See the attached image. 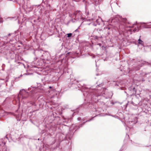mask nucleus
<instances>
[{
	"label": "nucleus",
	"mask_w": 151,
	"mask_h": 151,
	"mask_svg": "<svg viewBox=\"0 0 151 151\" xmlns=\"http://www.w3.org/2000/svg\"><path fill=\"white\" fill-rule=\"evenodd\" d=\"M137 30V29H134V30H133V31L134 32L135 31H136V30Z\"/></svg>",
	"instance_id": "obj_9"
},
{
	"label": "nucleus",
	"mask_w": 151,
	"mask_h": 151,
	"mask_svg": "<svg viewBox=\"0 0 151 151\" xmlns=\"http://www.w3.org/2000/svg\"><path fill=\"white\" fill-rule=\"evenodd\" d=\"M49 88H51V86H50V87H49Z\"/></svg>",
	"instance_id": "obj_18"
},
{
	"label": "nucleus",
	"mask_w": 151,
	"mask_h": 151,
	"mask_svg": "<svg viewBox=\"0 0 151 151\" xmlns=\"http://www.w3.org/2000/svg\"><path fill=\"white\" fill-rule=\"evenodd\" d=\"M11 35V34H10V33H9V35H8L9 36H10V35Z\"/></svg>",
	"instance_id": "obj_16"
},
{
	"label": "nucleus",
	"mask_w": 151,
	"mask_h": 151,
	"mask_svg": "<svg viewBox=\"0 0 151 151\" xmlns=\"http://www.w3.org/2000/svg\"><path fill=\"white\" fill-rule=\"evenodd\" d=\"M72 35V34L70 33L68 34V37H70Z\"/></svg>",
	"instance_id": "obj_6"
},
{
	"label": "nucleus",
	"mask_w": 151,
	"mask_h": 151,
	"mask_svg": "<svg viewBox=\"0 0 151 151\" xmlns=\"http://www.w3.org/2000/svg\"><path fill=\"white\" fill-rule=\"evenodd\" d=\"M119 28H121V25H119Z\"/></svg>",
	"instance_id": "obj_13"
},
{
	"label": "nucleus",
	"mask_w": 151,
	"mask_h": 151,
	"mask_svg": "<svg viewBox=\"0 0 151 151\" xmlns=\"http://www.w3.org/2000/svg\"><path fill=\"white\" fill-rule=\"evenodd\" d=\"M42 91L41 90H39L38 91H37V92H40Z\"/></svg>",
	"instance_id": "obj_10"
},
{
	"label": "nucleus",
	"mask_w": 151,
	"mask_h": 151,
	"mask_svg": "<svg viewBox=\"0 0 151 151\" xmlns=\"http://www.w3.org/2000/svg\"><path fill=\"white\" fill-rule=\"evenodd\" d=\"M91 120V119H90V120H87L86 121V122H89Z\"/></svg>",
	"instance_id": "obj_12"
},
{
	"label": "nucleus",
	"mask_w": 151,
	"mask_h": 151,
	"mask_svg": "<svg viewBox=\"0 0 151 151\" xmlns=\"http://www.w3.org/2000/svg\"><path fill=\"white\" fill-rule=\"evenodd\" d=\"M103 21L101 18H99L96 20V24L94 23L93 24V25L94 26H96L97 24L99 25L100 24V23Z\"/></svg>",
	"instance_id": "obj_4"
},
{
	"label": "nucleus",
	"mask_w": 151,
	"mask_h": 151,
	"mask_svg": "<svg viewBox=\"0 0 151 151\" xmlns=\"http://www.w3.org/2000/svg\"><path fill=\"white\" fill-rule=\"evenodd\" d=\"M74 17L77 20L83 19L82 17V13L80 11H77L74 13Z\"/></svg>",
	"instance_id": "obj_2"
},
{
	"label": "nucleus",
	"mask_w": 151,
	"mask_h": 151,
	"mask_svg": "<svg viewBox=\"0 0 151 151\" xmlns=\"http://www.w3.org/2000/svg\"><path fill=\"white\" fill-rule=\"evenodd\" d=\"M77 119H78V121H80L81 120V118H80V117H79V118H78Z\"/></svg>",
	"instance_id": "obj_8"
},
{
	"label": "nucleus",
	"mask_w": 151,
	"mask_h": 151,
	"mask_svg": "<svg viewBox=\"0 0 151 151\" xmlns=\"http://www.w3.org/2000/svg\"><path fill=\"white\" fill-rule=\"evenodd\" d=\"M28 96V93L24 89L20 91L19 95L18 98L19 101L20 100L25 99Z\"/></svg>",
	"instance_id": "obj_1"
},
{
	"label": "nucleus",
	"mask_w": 151,
	"mask_h": 151,
	"mask_svg": "<svg viewBox=\"0 0 151 151\" xmlns=\"http://www.w3.org/2000/svg\"><path fill=\"white\" fill-rule=\"evenodd\" d=\"M141 36H140L139 37V39L138 40V43L141 44L142 45H144V43L143 41H142L140 39V37Z\"/></svg>",
	"instance_id": "obj_5"
},
{
	"label": "nucleus",
	"mask_w": 151,
	"mask_h": 151,
	"mask_svg": "<svg viewBox=\"0 0 151 151\" xmlns=\"http://www.w3.org/2000/svg\"><path fill=\"white\" fill-rule=\"evenodd\" d=\"M111 6L112 7V5H111Z\"/></svg>",
	"instance_id": "obj_20"
},
{
	"label": "nucleus",
	"mask_w": 151,
	"mask_h": 151,
	"mask_svg": "<svg viewBox=\"0 0 151 151\" xmlns=\"http://www.w3.org/2000/svg\"><path fill=\"white\" fill-rule=\"evenodd\" d=\"M1 144H0V146H1Z\"/></svg>",
	"instance_id": "obj_23"
},
{
	"label": "nucleus",
	"mask_w": 151,
	"mask_h": 151,
	"mask_svg": "<svg viewBox=\"0 0 151 151\" xmlns=\"http://www.w3.org/2000/svg\"><path fill=\"white\" fill-rule=\"evenodd\" d=\"M24 75H27V74H24Z\"/></svg>",
	"instance_id": "obj_21"
},
{
	"label": "nucleus",
	"mask_w": 151,
	"mask_h": 151,
	"mask_svg": "<svg viewBox=\"0 0 151 151\" xmlns=\"http://www.w3.org/2000/svg\"><path fill=\"white\" fill-rule=\"evenodd\" d=\"M134 25H135V24H133L132 26H128L127 24H125L124 26V29L125 30L128 31V32L130 34H131L132 33V30L130 29H128V28H132L133 27Z\"/></svg>",
	"instance_id": "obj_3"
},
{
	"label": "nucleus",
	"mask_w": 151,
	"mask_h": 151,
	"mask_svg": "<svg viewBox=\"0 0 151 151\" xmlns=\"http://www.w3.org/2000/svg\"><path fill=\"white\" fill-rule=\"evenodd\" d=\"M88 12H87V15H88Z\"/></svg>",
	"instance_id": "obj_17"
},
{
	"label": "nucleus",
	"mask_w": 151,
	"mask_h": 151,
	"mask_svg": "<svg viewBox=\"0 0 151 151\" xmlns=\"http://www.w3.org/2000/svg\"><path fill=\"white\" fill-rule=\"evenodd\" d=\"M146 28H148V27H146Z\"/></svg>",
	"instance_id": "obj_22"
},
{
	"label": "nucleus",
	"mask_w": 151,
	"mask_h": 151,
	"mask_svg": "<svg viewBox=\"0 0 151 151\" xmlns=\"http://www.w3.org/2000/svg\"><path fill=\"white\" fill-rule=\"evenodd\" d=\"M126 20V19H123V21H125Z\"/></svg>",
	"instance_id": "obj_14"
},
{
	"label": "nucleus",
	"mask_w": 151,
	"mask_h": 151,
	"mask_svg": "<svg viewBox=\"0 0 151 151\" xmlns=\"http://www.w3.org/2000/svg\"><path fill=\"white\" fill-rule=\"evenodd\" d=\"M12 18H15V19H17V17H12Z\"/></svg>",
	"instance_id": "obj_11"
},
{
	"label": "nucleus",
	"mask_w": 151,
	"mask_h": 151,
	"mask_svg": "<svg viewBox=\"0 0 151 151\" xmlns=\"http://www.w3.org/2000/svg\"><path fill=\"white\" fill-rule=\"evenodd\" d=\"M31 104H32V105H34V106H35V103H34V102H32V103H31Z\"/></svg>",
	"instance_id": "obj_7"
},
{
	"label": "nucleus",
	"mask_w": 151,
	"mask_h": 151,
	"mask_svg": "<svg viewBox=\"0 0 151 151\" xmlns=\"http://www.w3.org/2000/svg\"><path fill=\"white\" fill-rule=\"evenodd\" d=\"M77 29H76V30H75V31H77Z\"/></svg>",
	"instance_id": "obj_19"
},
{
	"label": "nucleus",
	"mask_w": 151,
	"mask_h": 151,
	"mask_svg": "<svg viewBox=\"0 0 151 151\" xmlns=\"http://www.w3.org/2000/svg\"><path fill=\"white\" fill-rule=\"evenodd\" d=\"M114 19H112V21L114 22Z\"/></svg>",
	"instance_id": "obj_15"
}]
</instances>
